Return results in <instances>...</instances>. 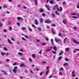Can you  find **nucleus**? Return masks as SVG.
<instances>
[{
  "mask_svg": "<svg viewBox=\"0 0 79 79\" xmlns=\"http://www.w3.org/2000/svg\"><path fill=\"white\" fill-rule=\"evenodd\" d=\"M55 42H56L58 43V41H60V40H57V39H56V38H55Z\"/></svg>",
  "mask_w": 79,
  "mask_h": 79,
  "instance_id": "17",
  "label": "nucleus"
},
{
  "mask_svg": "<svg viewBox=\"0 0 79 79\" xmlns=\"http://www.w3.org/2000/svg\"><path fill=\"white\" fill-rule=\"evenodd\" d=\"M43 73H44V72H40V75L42 76V74H43Z\"/></svg>",
  "mask_w": 79,
  "mask_h": 79,
  "instance_id": "37",
  "label": "nucleus"
},
{
  "mask_svg": "<svg viewBox=\"0 0 79 79\" xmlns=\"http://www.w3.org/2000/svg\"><path fill=\"white\" fill-rule=\"evenodd\" d=\"M48 38L47 37H46V40H47V41H48Z\"/></svg>",
  "mask_w": 79,
  "mask_h": 79,
  "instance_id": "49",
  "label": "nucleus"
},
{
  "mask_svg": "<svg viewBox=\"0 0 79 79\" xmlns=\"http://www.w3.org/2000/svg\"><path fill=\"white\" fill-rule=\"evenodd\" d=\"M63 23H64V24H66V21H65V20L63 21Z\"/></svg>",
  "mask_w": 79,
  "mask_h": 79,
  "instance_id": "32",
  "label": "nucleus"
},
{
  "mask_svg": "<svg viewBox=\"0 0 79 79\" xmlns=\"http://www.w3.org/2000/svg\"><path fill=\"white\" fill-rule=\"evenodd\" d=\"M45 23H52V21L50 20H46L45 22Z\"/></svg>",
  "mask_w": 79,
  "mask_h": 79,
  "instance_id": "5",
  "label": "nucleus"
},
{
  "mask_svg": "<svg viewBox=\"0 0 79 79\" xmlns=\"http://www.w3.org/2000/svg\"><path fill=\"white\" fill-rule=\"evenodd\" d=\"M30 71L31 73H33V72L32 71V70H31V69L30 70Z\"/></svg>",
  "mask_w": 79,
  "mask_h": 79,
  "instance_id": "53",
  "label": "nucleus"
},
{
  "mask_svg": "<svg viewBox=\"0 0 79 79\" xmlns=\"http://www.w3.org/2000/svg\"><path fill=\"white\" fill-rule=\"evenodd\" d=\"M17 68L18 67H14V69L13 70L14 73H16V71H17V70L16 69H17Z\"/></svg>",
  "mask_w": 79,
  "mask_h": 79,
  "instance_id": "4",
  "label": "nucleus"
},
{
  "mask_svg": "<svg viewBox=\"0 0 79 79\" xmlns=\"http://www.w3.org/2000/svg\"><path fill=\"white\" fill-rule=\"evenodd\" d=\"M51 29L52 32V33L53 34H55V32H54V31H53V29L52 28Z\"/></svg>",
  "mask_w": 79,
  "mask_h": 79,
  "instance_id": "21",
  "label": "nucleus"
},
{
  "mask_svg": "<svg viewBox=\"0 0 79 79\" xmlns=\"http://www.w3.org/2000/svg\"><path fill=\"white\" fill-rule=\"evenodd\" d=\"M65 60L66 61H68V59H65Z\"/></svg>",
  "mask_w": 79,
  "mask_h": 79,
  "instance_id": "59",
  "label": "nucleus"
},
{
  "mask_svg": "<svg viewBox=\"0 0 79 79\" xmlns=\"http://www.w3.org/2000/svg\"><path fill=\"white\" fill-rule=\"evenodd\" d=\"M59 74L60 75H62V73L61 72H59Z\"/></svg>",
  "mask_w": 79,
  "mask_h": 79,
  "instance_id": "55",
  "label": "nucleus"
},
{
  "mask_svg": "<svg viewBox=\"0 0 79 79\" xmlns=\"http://www.w3.org/2000/svg\"><path fill=\"white\" fill-rule=\"evenodd\" d=\"M35 24H36V25H38V24H39V23L38 22V20H35Z\"/></svg>",
  "mask_w": 79,
  "mask_h": 79,
  "instance_id": "11",
  "label": "nucleus"
},
{
  "mask_svg": "<svg viewBox=\"0 0 79 79\" xmlns=\"http://www.w3.org/2000/svg\"><path fill=\"white\" fill-rule=\"evenodd\" d=\"M34 3L35 5H37V0H34Z\"/></svg>",
  "mask_w": 79,
  "mask_h": 79,
  "instance_id": "9",
  "label": "nucleus"
},
{
  "mask_svg": "<svg viewBox=\"0 0 79 79\" xmlns=\"http://www.w3.org/2000/svg\"><path fill=\"white\" fill-rule=\"evenodd\" d=\"M53 48V47H51L45 50V51L46 52H49L50 51H51L52 49Z\"/></svg>",
  "mask_w": 79,
  "mask_h": 79,
  "instance_id": "2",
  "label": "nucleus"
},
{
  "mask_svg": "<svg viewBox=\"0 0 79 79\" xmlns=\"http://www.w3.org/2000/svg\"><path fill=\"white\" fill-rule=\"evenodd\" d=\"M40 23H42L43 22V19H41L40 20Z\"/></svg>",
  "mask_w": 79,
  "mask_h": 79,
  "instance_id": "42",
  "label": "nucleus"
},
{
  "mask_svg": "<svg viewBox=\"0 0 79 79\" xmlns=\"http://www.w3.org/2000/svg\"><path fill=\"white\" fill-rule=\"evenodd\" d=\"M56 15H60V14L58 13V12L57 11H56Z\"/></svg>",
  "mask_w": 79,
  "mask_h": 79,
  "instance_id": "38",
  "label": "nucleus"
},
{
  "mask_svg": "<svg viewBox=\"0 0 79 79\" xmlns=\"http://www.w3.org/2000/svg\"><path fill=\"white\" fill-rule=\"evenodd\" d=\"M73 41L76 44H79V42L75 40H73Z\"/></svg>",
  "mask_w": 79,
  "mask_h": 79,
  "instance_id": "7",
  "label": "nucleus"
},
{
  "mask_svg": "<svg viewBox=\"0 0 79 79\" xmlns=\"http://www.w3.org/2000/svg\"><path fill=\"white\" fill-rule=\"evenodd\" d=\"M26 29V28H25V27H23V28H22L21 29L23 30V31H24V30H25V29Z\"/></svg>",
  "mask_w": 79,
  "mask_h": 79,
  "instance_id": "40",
  "label": "nucleus"
},
{
  "mask_svg": "<svg viewBox=\"0 0 79 79\" xmlns=\"http://www.w3.org/2000/svg\"><path fill=\"white\" fill-rule=\"evenodd\" d=\"M9 55V53L8 52H7L6 54V56H8Z\"/></svg>",
  "mask_w": 79,
  "mask_h": 79,
  "instance_id": "47",
  "label": "nucleus"
},
{
  "mask_svg": "<svg viewBox=\"0 0 79 79\" xmlns=\"http://www.w3.org/2000/svg\"><path fill=\"white\" fill-rule=\"evenodd\" d=\"M29 60V61H30V62H32V59H31V58H30Z\"/></svg>",
  "mask_w": 79,
  "mask_h": 79,
  "instance_id": "51",
  "label": "nucleus"
},
{
  "mask_svg": "<svg viewBox=\"0 0 79 79\" xmlns=\"http://www.w3.org/2000/svg\"><path fill=\"white\" fill-rule=\"evenodd\" d=\"M17 19L18 20H20V19H22V18L21 17H18Z\"/></svg>",
  "mask_w": 79,
  "mask_h": 79,
  "instance_id": "34",
  "label": "nucleus"
},
{
  "mask_svg": "<svg viewBox=\"0 0 79 79\" xmlns=\"http://www.w3.org/2000/svg\"><path fill=\"white\" fill-rule=\"evenodd\" d=\"M19 55H22V53L21 52L19 53Z\"/></svg>",
  "mask_w": 79,
  "mask_h": 79,
  "instance_id": "58",
  "label": "nucleus"
},
{
  "mask_svg": "<svg viewBox=\"0 0 79 79\" xmlns=\"http://www.w3.org/2000/svg\"><path fill=\"white\" fill-rule=\"evenodd\" d=\"M69 50V48H65V52H68Z\"/></svg>",
  "mask_w": 79,
  "mask_h": 79,
  "instance_id": "16",
  "label": "nucleus"
},
{
  "mask_svg": "<svg viewBox=\"0 0 79 79\" xmlns=\"http://www.w3.org/2000/svg\"><path fill=\"white\" fill-rule=\"evenodd\" d=\"M49 2L51 4H53V1H50Z\"/></svg>",
  "mask_w": 79,
  "mask_h": 79,
  "instance_id": "24",
  "label": "nucleus"
},
{
  "mask_svg": "<svg viewBox=\"0 0 79 79\" xmlns=\"http://www.w3.org/2000/svg\"><path fill=\"white\" fill-rule=\"evenodd\" d=\"M42 45L43 46L45 45H46V43H42Z\"/></svg>",
  "mask_w": 79,
  "mask_h": 79,
  "instance_id": "43",
  "label": "nucleus"
},
{
  "mask_svg": "<svg viewBox=\"0 0 79 79\" xmlns=\"http://www.w3.org/2000/svg\"><path fill=\"white\" fill-rule=\"evenodd\" d=\"M28 29L31 32H32V29L29 27H28Z\"/></svg>",
  "mask_w": 79,
  "mask_h": 79,
  "instance_id": "19",
  "label": "nucleus"
},
{
  "mask_svg": "<svg viewBox=\"0 0 79 79\" xmlns=\"http://www.w3.org/2000/svg\"><path fill=\"white\" fill-rule=\"evenodd\" d=\"M40 12H41V13H42V12H44V10L40 9Z\"/></svg>",
  "mask_w": 79,
  "mask_h": 79,
  "instance_id": "35",
  "label": "nucleus"
},
{
  "mask_svg": "<svg viewBox=\"0 0 79 79\" xmlns=\"http://www.w3.org/2000/svg\"><path fill=\"white\" fill-rule=\"evenodd\" d=\"M45 7H46V8H47L48 10H50V9L49 8V7H48V6L47 5H46L45 6Z\"/></svg>",
  "mask_w": 79,
  "mask_h": 79,
  "instance_id": "18",
  "label": "nucleus"
},
{
  "mask_svg": "<svg viewBox=\"0 0 79 79\" xmlns=\"http://www.w3.org/2000/svg\"><path fill=\"white\" fill-rule=\"evenodd\" d=\"M24 66V64H21L20 65V66L21 67H23V66Z\"/></svg>",
  "mask_w": 79,
  "mask_h": 79,
  "instance_id": "36",
  "label": "nucleus"
},
{
  "mask_svg": "<svg viewBox=\"0 0 79 79\" xmlns=\"http://www.w3.org/2000/svg\"><path fill=\"white\" fill-rule=\"evenodd\" d=\"M50 68V67L48 66L47 68L46 69L47 70L46 73V75H48V74L49 73V69H48Z\"/></svg>",
  "mask_w": 79,
  "mask_h": 79,
  "instance_id": "3",
  "label": "nucleus"
},
{
  "mask_svg": "<svg viewBox=\"0 0 79 79\" xmlns=\"http://www.w3.org/2000/svg\"><path fill=\"white\" fill-rule=\"evenodd\" d=\"M62 34L61 33H59L58 34V36H59L60 37H61V35Z\"/></svg>",
  "mask_w": 79,
  "mask_h": 79,
  "instance_id": "27",
  "label": "nucleus"
},
{
  "mask_svg": "<svg viewBox=\"0 0 79 79\" xmlns=\"http://www.w3.org/2000/svg\"><path fill=\"white\" fill-rule=\"evenodd\" d=\"M75 73L76 72L75 71H73L72 72V77H75L76 76V75L75 74Z\"/></svg>",
  "mask_w": 79,
  "mask_h": 79,
  "instance_id": "6",
  "label": "nucleus"
},
{
  "mask_svg": "<svg viewBox=\"0 0 79 79\" xmlns=\"http://www.w3.org/2000/svg\"><path fill=\"white\" fill-rule=\"evenodd\" d=\"M77 8H79V3H78L77 5Z\"/></svg>",
  "mask_w": 79,
  "mask_h": 79,
  "instance_id": "30",
  "label": "nucleus"
},
{
  "mask_svg": "<svg viewBox=\"0 0 79 79\" xmlns=\"http://www.w3.org/2000/svg\"><path fill=\"white\" fill-rule=\"evenodd\" d=\"M76 51H79V49L75 48L73 51V53H76Z\"/></svg>",
  "mask_w": 79,
  "mask_h": 79,
  "instance_id": "10",
  "label": "nucleus"
},
{
  "mask_svg": "<svg viewBox=\"0 0 79 79\" xmlns=\"http://www.w3.org/2000/svg\"><path fill=\"white\" fill-rule=\"evenodd\" d=\"M68 64L67 63H65L64 64V66H68Z\"/></svg>",
  "mask_w": 79,
  "mask_h": 79,
  "instance_id": "25",
  "label": "nucleus"
},
{
  "mask_svg": "<svg viewBox=\"0 0 79 79\" xmlns=\"http://www.w3.org/2000/svg\"><path fill=\"white\" fill-rule=\"evenodd\" d=\"M25 37H26V38H28V36L27 35H25Z\"/></svg>",
  "mask_w": 79,
  "mask_h": 79,
  "instance_id": "60",
  "label": "nucleus"
},
{
  "mask_svg": "<svg viewBox=\"0 0 79 79\" xmlns=\"http://www.w3.org/2000/svg\"><path fill=\"white\" fill-rule=\"evenodd\" d=\"M52 27H55L56 26V25L55 24H53L52 25Z\"/></svg>",
  "mask_w": 79,
  "mask_h": 79,
  "instance_id": "28",
  "label": "nucleus"
},
{
  "mask_svg": "<svg viewBox=\"0 0 79 79\" xmlns=\"http://www.w3.org/2000/svg\"><path fill=\"white\" fill-rule=\"evenodd\" d=\"M22 39L23 40H26L25 39V38L24 37H22Z\"/></svg>",
  "mask_w": 79,
  "mask_h": 79,
  "instance_id": "46",
  "label": "nucleus"
},
{
  "mask_svg": "<svg viewBox=\"0 0 79 79\" xmlns=\"http://www.w3.org/2000/svg\"><path fill=\"white\" fill-rule=\"evenodd\" d=\"M61 58H62V56H60V57H59L58 59V61H60V60H61Z\"/></svg>",
  "mask_w": 79,
  "mask_h": 79,
  "instance_id": "31",
  "label": "nucleus"
},
{
  "mask_svg": "<svg viewBox=\"0 0 79 79\" xmlns=\"http://www.w3.org/2000/svg\"><path fill=\"white\" fill-rule=\"evenodd\" d=\"M71 15H74V16H76V14L72 13Z\"/></svg>",
  "mask_w": 79,
  "mask_h": 79,
  "instance_id": "44",
  "label": "nucleus"
},
{
  "mask_svg": "<svg viewBox=\"0 0 79 79\" xmlns=\"http://www.w3.org/2000/svg\"><path fill=\"white\" fill-rule=\"evenodd\" d=\"M38 30H39V31H42V29H41V28L40 27H39L38 28Z\"/></svg>",
  "mask_w": 79,
  "mask_h": 79,
  "instance_id": "52",
  "label": "nucleus"
},
{
  "mask_svg": "<svg viewBox=\"0 0 79 79\" xmlns=\"http://www.w3.org/2000/svg\"><path fill=\"white\" fill-rule=\"evenodd\" d=\"M67 39V38H66L64 39L63 41V43H64V44H66V41Z\"/></svg>",
  "mask_w": 79,
  "mask_h": 79,
  "instance_id": "13",
  "label": "nucleus"
},
{
  "mask_svg": "<svg viewBox=\"0 0 79 79\" xmlns=\"http://www.w3.org/2000/svg\"><path fill=\"white\" fill-rule=\"evenodd\" d=\"M2 72L4 74H5V75H7L8 74V73H7V72H6L4 71V70H2Z\"/></svg>",
  "mask_w": 79,
  "mask_h": 79,
  "instance_id": "8",
  "label": "nucleus"
},
{
  "mask_svg": "<svg viewBox=\"0 0 79 79\" xmlns=\"http://www.w3.org/2000/svg\"><path fill=\"white\" fill-rule=\"evenodd\" d=\"M0 26L2 27V26H3V23H0Z\"/></svg>",
  "mask_w": 79,
  "mask_h": 79,
  "instance_id": "29",
  "label": "nucleus"
},
{
  "mask_svg": "<svg viewBox=\"0 0 79 79\" xmlns=\"http://www.w3.org/2000/svg\"><path fill=\"white\" fill-rule=\"evenodd\" d=\"M4 50H5V51H6L7 50V48H4Z\"/></svg>",
  "mask_w": 79,
  "mask_h": 79,
  "instance_id": "50",
  "label": "nucleus"
},
{
  "mask_svg": "<svg viewBox=\"0 0 79 79\" xmlns=\"http://www.w3.org/2000/svg\"><path fill=\"white\" fill-rule=\"evenodd\" d=\"M53 50H54L55 51H57V48L56 47H53Z\"/></svg>",
  "mask_w": 79,
  "mask_h": 79,
  "instance_id": "14",
  "label": "nucleus"
},
{
  "mask_svg": "<svg viewBox=\"0 0 79 79\" xmlns=\"http://www.w3.org/2000/svg\"><path fill=\"white\" fill-rule=\"evenodd\" d=\"M53 39H52L51 40V43H52V45H53Z\"/></svg>",
  "mask_w": 79,
  "mask_h": 79,
  "instance_id": "33",
  "label": "nucleus"
},
{
  "mask_svg": "<svg viewBox=\"0 0 79 79\" xmlns=\"http://www.w3.org/2000/svg\"><path fill=\"white\" fill-rule=\"evenodd\" d=\"M3 7H4V8H8V6H7V5H6L3 6Z\"/></svg>",
  "mask_w": 79,
  "mask_h": 79,
  "instance_id": "20",
  "label": "nucleus"
},
{
  "mask_svg": "<svg viewBox=\"0 0 79 79\" xmlns=\"http://www.w3.org/2000/svg\"><path fill=\"white\" fill-rule=\"evenodd\" d=\"M64 70V69L63 67H61L60 69V71H63Z\"/></svg>",
  "mask_w": 79,
  "mask_h": 79,
  "instance_id": "22",
  "label": "nucleus"
},
{
  "mask_svg": "<svg viewBox=\"0 0 79 79\" xmlns=\"http://www.w3.org/2000/svg\"><path fill=\"white\" fill-rule=\"evenodd\" d=\"M60 9L58 8V6L57 5L54 7V10H57L58 11H62V7L60 6Z\"/></svg>",
  "mask_w": 79,
  "mask_h": 79,
  "instance_id": "1",
  "label": "nucleus"
},
{
  "mask_svg": "<svg viewBox=\"0 0 79 79\" xmlns=\"http://www.w3.org/2000/svg\"><path fill=\"white\" fill-rule=\"evenodd\" d=\"M32 27H34V28H37V27H35L34 25H32Z\"/></svg>",
  "mask_w": 79,
  "mask_h": 79,
  "instance_id": "39",
  "label": "nucleus"
},
{
  "mask_svg": "<svg viewBox=\"0 0 79 79\" xmlns=\"http://www.w3.org/2000/svg\"><path fill=\"white\" fill-rule=\"evenodd\" d=\"M8 42L10 44H12V43L11 42V40H8Z\"/></svg>",
  "mask_w": 79,
  "mask_h": 79,
  "instance_id": "15",
  "label": "nucleus"
},
{
  "mask_svg": "<svg viewBox=\"0 0 79 79\" xmlns=\"http://www.w3.org/2000/svg\"><path fill=\"white\" fill-rule=\"evenodd\" d=\"M52 53H53L54 54H56V52L54 51H52Z\"/></svg>",
  "mask_w": 79,
  "mask_h": 79,
  "instance_id": "45",
  "label": "nucleus"
},
{
  "mask_svg": "<svg viewBox=\"0 0 79 79\" xmlns=\"http://www.w3.org/2000/svg\"><path fill=\"white\" fill-rule=\"evenodd\" d=\"M32 57H33V58H34L35 57V54H33L32 55Z\"/></svg>",
  "mask_w": 79,
  "mask_h": 79,
  "instance_id": "26",
  "label": "nucleus"
},
{
  "mask_svg": "<svg viewBox=\"0 0 79 79\" xmlns=\"http://www.w3.org/2000/svg\"><path fill=\"white\" fill-rule=\"evenodd\" d=\"M10 31H11V29H12V27H9Z\"/></svg>",
  "mask_w": 79,
  "mask_h": 79,
  "instance_id": "48",
  "label": "nucleus"
},
{
  "mask_svg": "<svg viewBox=\"0 0 79 79\" xmlns=\"http://www.w3.org/2000/svg\"><path fill=\"white\" fill-rule=\"evenodd\" d=\"M43 63L46 64L47 63V62L45 61H44L43 62Z\"/></svg>",
  "mask_w": 79,
  "mask_h": 79,
  "instance_id": "57",
  "label": "nucleus"
},
{
  "mask_svg": "<svg viewBox=\"0 0 79 79\" xmlns=\"http://www.w3.org/2000/svg\"><path fill=\"white\" fill-rule=\"evenodd\" d=\"M20 78L21 79H23V77H20Z\"/></svg>",
  "mask_w": 79,
  "mask_h": 79,
  "instance_id": "62",
  "label": "nucleus"
},
{
  "mask_svg": "<svg viewBox=\"0 0 79 79\" xmlns=\"http://www.w3.org/2000/svg\"><path fill=\"white\" fill-rule=\"evenodd\" d=\"M73 18H77V17L73 16Z\"/></svg>",
  "mask_w": 79,
  "mask_h": 79,
  "instance_id": "56",
  "label": "nucleus"
},
{
  "mask_svg": "<svg viewBox=\"0 0 79 79\" xmlns=\"http://www.w3.org/2000/svg\"><path fill=\"white\" fill-rule=\"evenodd\" d=\"M42 52V50H41V51H40L39 52V54H40V55H41V52Z\"/></svg>",
  "mask_w": 79,
  "mask_h": 79,
  "instance_id": "41",
  "label": "nucleus"
},
{
  "mask_svg": "<svg viewBox=\"0 0 79 79\" xmlns=\"http://www.w3.org/2000/svg\"><path fill=\"white\" fill-rule=\"evenodd\" d=\"M64 53V52H63V51H61L59 53V55L60 56V55H61L63 53Z\"/></svg>",
  "mask_w": 79,
  "mask_h": 79,
  "instance_id": "12",
  "label": "nucleus"
},
{
  "mask_svg": "<svg viewBox=\"0 0 79 79\" xmlns=\"http://www.w3.org/2000/svg\"><path fill=\"white\" fill-rule=\"evenodd\" d=\"M42 15L43 16H45V14L43 13L42 14Z\"/></svg>",
  "mask_w": 79,
  "mask_h": 79,
  "instance_id": "64",
  "label": "nucleus"
},
{
  "mask_svg": "<svg viewBox=\"0 0 79 79\" xmlns=\"http://www.w3.org/2000/svg\"><path fill=\"white\" fill-rule=\"evenodd\" d=\"M1 54L2 55V56H4V55H5V53L4 52H2L1 53Z\"/></svg>",
  "mask_w": 79,
  "mask_h": 79,
  "instance_id": "23",
  "label": "nucleus"
},
{
  "mask_svg": "<svg viewBox=\"0 0 79 79\" xmlns=\"http://www.w3.org/2000/svg\"><path fill=\"white\" fill-rule=\"evenodd\" d=\"M53 17H55V14H52Z\"/></svg>",
  "mask_w": 79,
  "mask_h": 79,
  "instance_id": "61",
  "label": "nucleus"
},
{
  "mask_svg": "<svg viewBox=\"0 0 79 79\" xmlns=\"http://www.w3.org/2000/svg\"><path fill=\"white\" fill-rule=\"evenodd\" d=\"M6 61H10V60L9 59H7L6 60Z\"/></svg>",
  "mask_w": 79,
  "mask_h": 79,
  "instance_id": "63",
  "label": "nucleus"
},
{
  "mask_svg": "<svg viewBox=\"0 0 79 79\" xmlns=\"http://www.w3.org/2000/svg\"><path fill=\"white\" fill-rule=\"evenodd\" d=\"M17 64V62H15L13 64V65H16V64Z\"/></svg>",
  "mask_w": 79,
  "mask_h": 79,
  "instance_id": "54",
  "label": "nucleus"
}]
</instances>
